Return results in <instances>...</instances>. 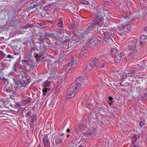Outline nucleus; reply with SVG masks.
Listing matches in <instances>:
<instances>
[{
  "mask_svg": "<svg viewBox=\"0 0 147 147\" xmlns=\"http://www.w3.org/2000/svg\"><path fill=\"white\" fill-rule=\"evenodd\" d=\"M47 44H39L40 46L38 48L39 50L42 51V52H44V53H40L39 54L36 53L34 54V56L36 59V61L37 62L39 61L40 59H43V57H45L46 56V55L47 54V53H45L44 51L45 49V47H46V45Z\"/></svg>",
  "mask_w": 147,
  "mask_h": 147,
  "instance_id": "obj_1",
  "label": "nucleus"
},
{
  "mask_svg": "<svg viewBox=\"0 0 147 147\" xmlns=\"http://www.w3.org/2000/svg\"><path fill=\"white\" fill-rule=\"evenodd\" d=\"M103 13L100 11H97L96 14V18L93 21L94 24H97L100 26V28L105 26L104 24H103V18L102 14Z\"/></svg>",
  "mask_w": 147,
  "mask_h": 147,
  "instance_id": "obj_2",
  "label": "nucleus"
},
{
  "mask_svg": "<svg viewBox=\"0 0 147 147\" xmlns=\"http://www.w3.org/2000/svg\"><path fill=\"white\" fill-rule=\"evenodd\" d=\"M81 89V85L80 84L74 85L70 89V90L67 94V98H70L73 97L78 90Z\"/></svg>",
  "mask_w": 147,
  "mask_h": 147,
  "instance_id": "obj_3",
  "label": "nucleus"
},
{
  "mask_svg": "<svg viewBox=\"0 0 147 147\" xmlns=\"http://www.w3.org/2000/svg\"><path fill=\"white\" fill-rule=\"evenodd\" d=\"M21 81H18L15 82V84L18 87H25L30 82V79L29 77L21 79Z\"/></svg>",
  "mask_w": 147,
  "mask_h": 147,
  "instance_id": "obj_4",
  "label": "nucleus"
},
{
  "mask_svg": "<svg viewBox=\"0 0 147 147\" xmlns=\"http://www.w3.org/2000/svg\"><path fill=\"white\" fill-rule=\"evenodd\" d=\"M105 28H100L99 31H98L97 32V34H98L102 36H104L105 38L111 36V33L110 32H108L105 28L106 27L105 26L104 27Z\"/></svg>",
  "mask_w": 147,
  "mask_h": 147,
  "instance_id": "obj_5",
  "label": "nucleus"
},
{
  "mask_svg": "<svg viewBox=\"0 0 147 147\" xmlns=\"http://www.w3.org/2000/svg\"><path fill=\"white\" fill-rule=\"evenodd\" d=\"M131 51L130 53L128 55V57L131 59H134L137 58L138 56L137 50Z\"/></svg>",
  "mask_w": 147,
  "mask_h": 147,
  "instance_id": "obj_6",
  "label": "nucleus"
},
{
  "mask_svg": "<svg viewBox=\"0 0 147 147\" xmlns=\"http://www.w3.org/2000/svg\"><path fill=\"white\" fill-rule=\"evenodd\" d=\"M130 24V22L128 21H127L123 24L118 25V27L122 29H126L127 30H130L131 28Z\"/></svg>",
  "mask_w": 147,
  "mask_h": 147,
  "instance_id": "obj_7",
  "label": "nucleus"
},
{
  "mask_svg": "<svg viewBox=\"0 0 147 147\" xmlns=\"http://www.w3.org/2000/svg\"><path fill=\"white\" fill-rule=\"evenodd\" d=\"M128 48L131 51L136 50V40H131L128 45Z\"/></svg>",
  "mask_w": 147,
  "mask_h": 147,
  "instance_id": "obj_8",
  "label": "nucleus"
},
{
  "mask_svg": "<svg viewBox=\"0 0 147 147\" xmlns=\"http://www.w3.org/2000/svg\"><path fill=\"white\" fill-rule=\"evenodd\" d=\"M88 43H89L90 45H94L97 42L96 38L93 37L91 34L89 35L88 37Z\"/></svg>",
  "mask_w": 147,
  "mask_h": 147,
  "instance_id": "obj_9",
  "label": "nucleus"
},
{
  "mask_svg": "<svg viewBox=\"0 0 147 147\" xmlns=\"http://www.w3.org/2000/svg\"><path fill=\"white\" fill-rule=\"evenodd\" d=\"M84 81V80L82 77V76H79L77 78L76 80V83L75 85H76V84H80L81 85V87L83 84H84V83L83 82ZM86 84V83L85 84Z\"/></svg>",
  "mask_w": 147,
  "mask_h": 147,
  "instance_id": "obj_10",
  "label": "nucleus"
},
{
  "mask_svg": "<svg viewBox=\"0 0 147 147\" xmlns=\"http://www.w3.org/2000/svg\"><path fill=\"white\" fill-rule=\"evenodd\" d=\"M98 61V60L96 58L92 59L89 64L90 66L92 67L96 68Z\"/></svg>",
  "mask_w": 147,
  "mask_h": 147,
  "instance_id": "obj_11",
  "label": "nucleus"
},
{
  "mask_svg": "<svg viewBox=\"0 0 147 147\" xmlns=\"http://www.w3.org/2000/svg\"><path fill=\"white\" fill-rule=\"evenodd\" d=\"M18 75L20 79H24L28 78L27 76V74L25 72L22 71H19Z\"/></svg>",
  "mask_w": 147,
  "mask_h": 147,
  "instance_id": "obj_12",
  "label": "nucleus"
},
{
  "mask_svg": "<svg viewBox=\"0 0 147 147\" xmlns=\"http://www.w3.org/2000/svg\"><path fill=\"white\" fill-rule=\"evenodd\" d=\"M46 40V37L44 35H41L40 37L38 38V41L39 44H47Z\"/></svg>",
  "mask_w": 147,
  "mask_h": 147,
  "instance_id": "obj_13",
  "label": "nucleus"
},
{
  "mask_svg": "<svg viewBox=\"0 0 147 147\" xmlns=\"http://www.w3.org/2000/svg\"><path fill=\"white\" fill-rule=\"evenodd\" d=\"M85 124H84L83 125L80 124L78 125V126L77 127L76 129H75V131L77 134L80 133L81 131L84 129L85 127Z\"/></svg>",
  "mask_w": 147,
  "mask_h": 147,
  "instance_id": "obj_14",
  "label": "nucleus"
},
{
  "mask_svg": "<svg viewBox=\"0 0 147 147\" xmlns=\"http://www.w3.org/2000/svg\"><path fill=\"white\" fill-rule=\"evenodd\" d=\"M43 140L45 147H50V142L48 139L47 136H44Z\"/></svg>",
  "mask_w": 147,
  "mask_h": 147,
  "instance_id": "obj_15",
  "label": "nucleus"
},
{
  "mask_svg": "<svg viewBox=\"0 0 147 147\" xmlns=\"http://www.w3.org/2000/svg\"><path fill=\"white\" fill-rule=\"evenodd\" d=\"M96 128H94V127H90L88 131L87 132V135L88 136H91L94 134L97 131Z\"/></svg>",
  "mask_w": 147,
  "mask_h": 147,
  "instance_id": "obj_16",
  "label": "nucleus"
},
{
  "mask_svg": "<svg viewBox=\"0 0 147 147\" xmlns=\"http://www.w3.org/2000/svg\"><path fill=\"white\" fill-rule=\"evenodd\" d=\"M106 63L103 61L98 60L96 67V68L101 69L103 68L105 66Z\"/></svg>",
  "mask_w": 147,
  "mask_h": 147,
  "instance_id": "obj_17",
  "label": "nucleus"
},
{
  "mask_svg": "<svg viewBox=\"0 0 147 147\" xmlns=\"http://www.w3.org/2000/svg\"><path fill=\"white\" fill-rule=\"evenodd\" d=\"M124 53L123 52L120 53V54L117 55L114 61L116 62L119 63L121 61L122 56H124Z\"/></svg>",
  "mask_w": 147,
  "mask_h": 147,
  "instance_id": "obj_18",
  "label": "nucleus"
},
{
  "mask_svg": "<svg viewBox=\"0 0 147 147\" xmlns=\"http://www.w3.org/2000/svg\"><path fill=\"white\" fill-rule=\"evenodd\" d=\"M90 28H88L87 29H86L85 31V32L82 33H81L79 38V39L81 40L83 39L85 36H86L85 34H87V33H89L90 32Z\"/></svg>",
  "mask_w": 147,
  "mask_h": 147,
  "instance_id": "obj_19",
  "label": "nucleus"
},
{
  "mask_svg": "<svg viewBox=\"0 0 147 147\" xmlns=\"http://www.w3.org/2000/svg\"><path fill=\"white\" fill-rule=\"evenodd\" d=\"M80 137V136H77L75 143H71L69 144V147H77L76 145H77V144L80 143V139H79Z\"/></svg>",
  "mask_w": 147,
  "mask_h": 147,
  "instance_id": "obj_20",
  "label": "nucleus"
},
{
  "mask_svg": "<svg viewBox=\"0 0 147 147\" xmlns=\"http://www.w3.org/2000/svg\"><path fill=\"white\" fill-rule=\"evenodd\" d=\"M147 39V36L145 35H143L141 36L140 41V43L141 45H142L145 42V40Z\"/></svg>",
  "mask_w": 147,
  "mask_h": 147,
  "instance_id": "obj_21",
  "label": "nucleus"
},
{
  "mask_svg": "<svg viewBox=\"0 0 147 147\" xmlns=\"http://www.w3.org/2000/svg\"><path fill=\"white\" fill-rule=\"evenodd\" d=\"M64 139V138H63V137H57L55 140V142L56 144L57 145L59 144L62 143Z\"/></svg>",
  "mask_w": 147,
  "mask_h": 147,
  "instance_id": "obj_22",
  "label": "nucleus"
},
{
  "mask_svg": "<svg viewBox=\"0 0 147 147\" xmlns=\"http://www.w3.org/2000/svg\"><path fill=\"white\" fill-rule=\"evenodd\" d=\"M36 113H33L32 116L31 117V123L33 125L36 122Z\"/></svg>",
  "mask_w": 147,
  "mask_h": 147,
  "instance_id": "obj_23",
  "label": "nucleus"
},
{
  "mask_svg": "<svg viewBox=\"0 0 147 147\" xmlns=\"http://www.w3.org/2000/svg\"><path fill=\"white\" fill-rule=\"evenodd\" d=\"M105 42L108 44L111 45L113 43V40L110 37L107 38L105 40Z\"/></svg>",
  "mask_w": 147,
  "mask_h": 147,
  "instance_id": "obj_24",
  "label": "nucleus"
},
{
  "mask_svg": "<svg viewBox=\"0 0 147 147\" xmlns=\"http://www.w3.org/2000/svg\"><path fill=\"white\" fill-rule=\"evenodd\" d=\"M31 52H33V51L39 50L38 48H37L36 46L32 45L30 46Z\"/></svg>",
  "mask_w": 147,
  "mask_h": 147,
  "instance_id": "obj_25",
  "label": "nucleus"
},
{
  "mask_svg": "<svg viewBox=\"0 0 147 147\" xmlns=\"http://www.w3.org/2000/svg\"><path fill=\"white\" fill-rule=\"evenodd\" d=\"M92 125L93 126V127H94V129L95 128L97 130L98 128L99 129V127H100L99 124L96 122V123H93Z\"/></svg>",
  "mask_w": 147,
  "mask_h": 147,
  "instance_id": "obj_26",
  "label": "nucleus"
},
{
  "mask_svg": "<svg viewBox=\"0 0 147 147\" xmlns=\"http://www.w3.org/2000/svg\"><path fill=\"white\" fill-rule=\"evenodd\" d=\"M58 26L59 27H62L63 26V20L62 18H60L58 21Z\"/></svg>",
  "mask_w": 147,
  "mask_h": 147,
  "instance_id": "obj_27",
  "label": "nucleus"
},
{
  "mask_svg": "<svg viewBox=\"0 0 147 147\" xmlns=\"http://www.w3.org/2000/svg\"><path fill=\"white\" fill-rule=\"evenodd\" d=\"M32 52H31V50L30 49L28 54H27L25 55V58L28 59H30V57L32 56Z\"/></svg>",
  "mask_w": 147,
  "mask_h": 147,
  "instance_id": "obj_28",
  "label": "nucleus"
},
{
  "mask_svg": "<svg viewBox=\"0 0 147 147\" xmlns=\"http://www.w3.org/2000/svg\"><path fill=\"white\" fill-rule=\"evenodd\" d=\"M32 112L31 111L28 110L26 112V117L27 118H30L31 117V114H32Z\"/></svg>",
  "mask_w": 147,
  "mask_h": 147,
  "instance_id": "obj_29",
  "label": "nucleus"
},
{
  "mask_svg": "<svg viewBox=\"0 0 147 147\" xmlns=\"http://www.w3.org/2000/svg\"><path fill=\"white\" fill-rule=\"evenodd\" d=\"M29 62L30 61L29 60H23L22 61V64L25 67L28 65Z\"/></svg>",
  "mask_w": 147,
  "mask_h": 147,
  "instance_id": "obj_30",
  "label": "nucleus"
},
{
  "mask_svg": "<svg viewBox=\"0 0 147 147\" xmlns=\"http://www.w3.org/2000/svg\"><path fill=\"white\" fill-rule=\"evenodd\" d=\"M140 100H147V92L145 94L144 96L143 95L140 98Z\"/></svg>",
  "mask_w": 147,
  "mask_h": 147,
  "instance_id": "obj_31",
  "label": "nucleus"
},
{
  "mask_svg": "<svg viewBox=\"0 0 147 147\" xmlns=\"http://www.w3.org/2000/svg\"><path fill=\"white\" fill-rule=\"evenodd\" d=\"M50 85V83L49 81H45L43 85V86L45 88L46 87H49Z\"/></svg>",
  "mask_w": 147,
  "mask_h": 147,
  "instance_id": "obj_32",
  "label": "nucleus"
},
{
  "mask_svg": "<svg viewBox=\"0 0 147 147\" xmlns=\"http://www.w3.org/2000/svg\"><path fill=\"white\" fill-rule=\"evenodd\" d=\"M49 90V89L48 88H45L42 90V92H43V97H44V96H45L47 95V92L48 90Z\"/></svg>",
  "mask_w": 147,
  "mask_h": 147,
  "instance_id": "obj_33",
  "label": "nucleus"
},
{
  "mask_svg": "<svg viewBox=\"0 0 147 147\" xmlns=\"http://www.w3.org/2000/svg\"><path fill=\"white\" fill-rule=\"evenodd\" d=\"M75 63L74 60L72 59L68 62V66L69 67L71 66L72 65H74Z\"/></svg>",
  "mask_w": 147,
  "mask_h": 147,
  "instance_id": "obj_34",
  "label": "nucleus"
},
{
  "mask_svg": "<svg viewBox=\"0 0 147 147\" xmlns=\"http://www.w3.org/2000/svg\"><path fill=\"white\" fill-rule=\"evenodd\" d=\"M137 137L136 136H133L132 138V142L133 144L135 143L137 141Z\"/></svg>",
  "mask_w": 147,
  "mask_h": 147,
  "instance_id": "obj_35",
  "label": "nucleus"
},
{
  "mask_svg": "<svg viewBox=\"0 0 147 147\" xmlns=\"http://www.w3.org/2000/svg\"><path fill=\"white\" fill-rule=\"evenodd\" d=\"M98 113L100 115H102L103 113V109L102 108H98Z\"/></svg>",
  "mask_w": 147,
  "mask_h": 147,
  "instance_id": "obj_36",
  "label": "nucleus"
},
{
  "mask_svg": "<svg viewBox=\"0 0 147 147\" xmlns=\"http://www.w3.org/2000/svg\"><path fill=\"white\" fill-rule=\"evenodd\" d=\"M140 125L141 127H143L144 125V121L143 119H140Z\"/></svg>",
  "mask_w": 147,
  "mask_h": 147,
  "instance_id": "obj_37",
  "label": "nucleus"
},
{
  "mask_svg": "<svg viewBox=\"0 0 147 147\" xmlns=\"http://www.w3.org/2000/svg\"><path fill=\"white\" fill-rule=\"evenodd\" d=\"M80 2L82 4L87 5L88 2L85 0H80Z\"/></svg>",
  "mask_w": 147,
  "mask_h": 147,
  "instance_id": "obj_38",
  "label": "nucleus"
},
{
  "mask_svg": "<svg viewBox=\"0 0 147 147\" xmlns=\"http://www.w3.org/2000/svg\"><path fill=\"white\" fill-rule=\"evenodd\" d=\"M0 54L1 56V57L2 58H3L5 57L6 56V55H5L2 51H0Z\"/></svg>",
  "mask_w": 147,
  "mask_h": 147,
  "instance_id": "obj_39",
  "label": "nucleus"
},
{
  "mask_svg": "<svg viewBox=\"0 0 147 147\" xmlns=\"http://www.w3.org/2000/svg\"><path fill=\"white\" fill-rule=\"evenodd\" d=\"M55 36L54 34L52 33L51 34L49 35V37L50 38H52L55 39Z\"/></svg>",
  "mask_w": 147,
  "mask_h": 147,
  "instance_id": "obj_40",
  "label": "nucleus"
},
{
  "mask_svg": "<svg viewBox=\"0 0 147 147\" xmlns=\"http://www.w3.org/2000/svg\"><path fill=\"white\" fill-rule=\"evenodd\" d=\"M117 52V50L114 48H112L111 50V53H115Z\"/></svg>",
  "mask_w": 147,
  "mask_h": 147,
  "instance_id": "obj_41",
  "label": "nucleus"
},
{
  "mask_svg": "<svg viewBox=\"0 0 147 147\" xmlns=\"http://www.w3.org/2000/svg\"><path fill=\"white\" fill-rule=\"evenodd\" d=\"M38 6H39L38 5V3H37L36 4H35L33 5L32 6H31V8L32 9V8H35L37 7H38Z\"/></svg>",
  "mask_w": 147,
  "mask_h": 147,
  "instance_id": "obj_42",
  "label": "nucleus"
},
{
  "mask_svg": "<svg viewBox=\"0 0 147 147\" xmlns=\"http://www.w3.org/2000/svg\"><path fill=\"white\" fill-rule=\"evenodd\" d=\"M135 72V71L134 70H132L129 71L128 72H127L128 74H131L133 73H134Z\"/></svg>",
  "mask_w": 147,
  "mask_h": 147,
  "instance_id": "obj_43",
  "label": "nucleus"
},
{
  "mask_svg": "<svg viewBox=\"0 0 147 147\" xmlns=\"http://www.w3.org/2000/svg\"><path fill=\"white\" fill-rule=\"evenodd\" d=\"M12 69L14 71H15L16 70V64L14 63L12 67Z\"/></svg>",
  "mask_w": 147,
  "mask_h": 147,
  "instance_id": "obj_44",
  "label": "nucleus"
},
{
  "mask_svg": "<svg viewBox=\"0 0 147 147\" xmlns=\"http://www.w3.org/2000/svg\"><path fill=\"white\" fill-rule=\"evenodd\" d=\"M3 103V105H4V106H5V107H7V103H8V102H2Z\"/></svg>",
  "mask_w": 147,
  "mask_h": 147,
  "instance_id": "obj_45",
  "label": "nucleus"
},
{
  "mask_svg": "<svg viewBox=\"0 0 147 147\" xmlns=\"http://www.w3.org/2000/svg\"><path fill=\"white\" fill-rule=\"evenodd\" d=\"M0 67H6L5 64L4 63H3L2 62H1L0 63Z\"/></svg>",
  "mask_w": 147,
  "mask_h": 147,
  "instance_id": "obj_46",
  "label": "nucleus"
},
{
  "mask_svg": "<svg viewBox=\"0 0 147 147\" xmlns=\"http://www.w3.org/2000/svg\"><path fill=\"white\" fill-rule=\"evenodd\" d=\"M140 18V16L139 15H136V16H135V19H136L138 20Z\"/></svg>",
  "mask_w": 147,
  "mask_h": 147,
  "instance_id": "obj_47",
  "label": "nucleus"
},
{
  "mask_svg": "<svg viewBox=\"0 0 147 147\" xmlns=\"http://www.w3.org/2000/svg\"><path fill=\"white\" fill-rule=\"evenodd\" d=\"M5 57H6V58L7 57L9 58H13L12 57L11 55H7Z\"/></svg>",
  "mask_w": 147,
  "mask_h": 147,
  "instance_id": "obj_48",
  "label": "nucleus"
},
{
  "mask_svg": "<svg viewBox=\"0 0 147 147\" xmlns=\"http://www.w3.org/2000/svg\"><path fill=\"white\" fill-rule=\"evenodd\" d=\"M146 3V2H144L142 3V4L144 6H146L147 5V4Z\"/></svg>",
  "mask_w": 147,
  "mask_h": 147,
  "instance_id": "obj_49",
  "label": "nucleus"
},
{
  "mask_svg": "<svg viewBox=\"0 0 147 147\" xmlns=\"http://www.w3.org/2000/svg\"><path fill=\"white\" fill-rule=\"evenodd\" d=\"M78 147H85V145L84 143H83L82 144H81V145Z\"/></svg>",
  "mask_w": 147,
  "mask_h": 147,
  "instance_id": "obj_50",
  "label": "nucleus"
},
{
  "mask_svg": "<svg viewBox=\"0 0 147 147\" xmlns=\"http://www.w3.org/2000/svg\"><path fill=\"white\" fill-rule=\"evenodd\" d=\"M88 100L90 101H92V100H95V99L94 98L92 97H91L90 98H89V99Z\"/></svg>",
  "mask_w": 147,
  "mask_h": 147,
  "instance_id": "obj_51",
  "label": "nucleus"
},
{
  "mask_svg": "<svg viewBox=\"0 0 147 147\" xmlns=\"http://www.w3.org/2000/svg\"><path fill=\"white\" fill-rule=\"evenodd\" d=\"M140 134H137L136 135H135L134 136H136L137 138V139H138V138H140Z\"/></svg>",
  "mask_w": 147,
  "mask_h": 147,
  "instance_id": "obj_52",
  "label": "nucleus"
},
{
  "mask_svg": "<svg viewBox=\"0 0 147 147\" xmlns=\"http://www.w3.org/2000/svg\"><path fill=\"white\" fill-rule=\"evenodd\" d=\"M20 106V105L18 103H16L15 107H18Z\"/></svg>",
  "mask_w": 147,
  "mask_h": 147,
  "instance_id": "obj_53",
  "label": "nucleus"
},
{
  "mask_svg": "<svg viewBox=\"0 0 147 147\" xmlns=\"http://www.w3.org/2000/svg\"><path fill=\"white\" fill-rule=\"evenodd\" d=\"M115 0L117 2V3H121L122 1V0Z\"/></svg>",
  "mask_w": 147,
  "mask_h": 147,
  "instance_id": "obj_54",
  "label": "nucleus"
},
{
  "mask_svg": "<svg viewBox=\"0 0 147 147\" xmlns=\"http://www.w3.org/2000/svg\"><path fill=\"white\" fill-rule=\"evenodd\" d=\"M64 135V134L63 133H61L60 134V136H61V137H63V138H64V137H63Z\"/></svg>",
  "mask_w": 147,
  "mask_h": 147,
  "instance_id": "obj_55",
  "label": "nucleus"
},
{
  "mask_svg": "<svg viewBox=\"0 0 147 147\" xmlns=\"http://www.w3.org/2000/svg\"><path fill=\"white\" fill-rule=\"evenodd\" d=\"M144 30L146 33H147V26L144 28Z\"/></svg>",
  "mask_w": 147,
  "mask_h": 147,
  "instance_id": "obj_56",
  "label": "nucleus"
},
{
  "mask_svg": "<svg viewBox=\"0 0 147 147\" xmlns=\"http://www.w3.org/2000/svg\"><path fill=\"white\" fill-rule=\"evenodd\" d=\"M108 104H109V105H110L112 104V102H107Z\"/></svg>",
  "mask_w": 147,
  "mask_h": 147,
  "instance_id": "obj_57",
  "label": "nucleus"
},
{
  "mask_svg": "<svg viewBox=\"0 0 147 147\" xmlns=\"http://www.w3.org/2000/svg\"><path fill=\"white\" fill-rule=\"evenodd\" d=\"M109 99L110 100H111L113 99V98L111 96H110L109 97Z\"/></svg>",
  "mask_w": 147,
  "mask_h": 147,
  "instance_id": "obj_58",
  "label": "nucleus"
},
{
  "mask_svg": "<svg viewBox=\"0 0 147 147\" xmlns=\"http://www.w3.org/2000/svg\"><path fill=\"white\" fill-rule=\"evenodd\" d=\"M28 26H29V25H28H28H26V26H24V28H28V27H28Z\"/></svg>",
  "mask_w": 147,
  "mask_h": 147,
  "instance_id": "obj_59",
  "label": "nucleus"
},
{
  "mask_svg": "<svg viewBox=\"0 0 147 147\" xmlns=\"http://www.w3.org/2000/svg\"><path fill=\"white\" fill-rule=\"evenodd\" d=\"M28 25H29L28 27H32V24H29Z\"/></svg>",
  "mask_w": 147,
  "mask_h": 147,
  "instance_id": "obj_60",
  "label": "nucleus"
},
{
  "mask_svg": "<svg viewBox=\"0 0 147 147\" xmlns=\"http://www.w3.org/2000/svg\"><path fill=\"white\" fill-rule=\"evenodd\" d=\"M130 15H128V14L127 15V16H126V17L127 18H129L130 17Z\"/></svg>",
  "mask_w": 147,
  "mask_h": 147,
  "instance_id": "obj_61",
  "label": "nucleus"
},
{
  "mask_svg": "<svg viewBox=\"0 0 147 147\" xmlns=\"http://www.w3.org/2000/svg\"><path fill=\"white\" fill-rule=\"evenodd\" d=\"M70 131V130L69 129H67V131L68 132H69Z\"/></svg>",
  "mask_w": 147,
  "mask_h": 147,
  "instance_id": "obj_62",
  "label": "nucleus"
},
{
  "mask_svg": "<svg viewBox=\"0 0 147 147\" xmlns=\"http://www.w3.org/2000/svg\"><path fill=\"white\" fill-rule=\"evenodd\" d=\"M124 78L125 79H126L127 78V76L126 75H125V76H124Z\"/></svg>",
  "mask_w": 147,
  "mask_h": 147,
  "instance_id": "obj_63",
  "label": "nucleus"
},
{
  "mask_svg": "<svg viewBox=\"0 0 147 147\" xmlns=\"http://www.w3.org/2000/svg\"><path fill=\"white\" fill-rule=\"evenodd\" d=\"M133 147H137V146L135 144H134L133 146Z\"/></svg>",
  "mask_w": 147,
  "mask_h": 147,
  "instance_id": "obj_64",
  "label": "nucleus"
}]
</instances>
